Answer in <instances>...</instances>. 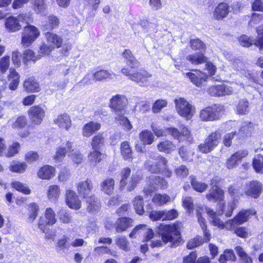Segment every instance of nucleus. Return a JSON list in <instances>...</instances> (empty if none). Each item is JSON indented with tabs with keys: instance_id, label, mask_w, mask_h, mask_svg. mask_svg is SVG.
I'll return each mask as SVG.
<instances>
[{
	"instance_id": "nucleus-25",
	"label": "nucleus",
	"mask_w": 263,
	"mask_h": 263,
	"mask_svg": "<svg viewBox=\"0 0 263 263\" xmlns=\"http://www.w3.org/2000/svg\"><path fill=\"white\" fill-rule=\"evenodd\" d=\"M56 174L55 168L49 164H45L39 168L37 172V177L42 180H50Z\"/></svg>"
},
{
	"instance_id": "nucleus-39",
	"label": "nucleus",
	"mask_w": 263,
	"mask_h": 263,
	"mask_svg": "<svg viewBox=\"0 0 263 263\" xmlns=\"http://www.w3.org/2000/svg\"><path fill=\"white\" fill-rule=\"evenodd\" d=\"M21 148V144L17 141H13L8 146L4 153L3 157L6 158H12L18 155Z\"/></svg>"
},
{
	"instance_id": "nucleus-24",
	"label": "nucleus",
	"mask_w": 263,
	"mask_h": 263,
	"mask_svg": "<svg viewBox=\"0 0 263 263\" xmlns=\"http://www.w3.org/2000/svg\"><path fill=\"white\" fill-rule=\"evenodd\" d=\"M76 186L79 195L83 199H86L90 195L93 189V183L90 179L87 178L85 180L78 182Z\"/></svg>"
},
{
	"instance_id": "nucleus-50",
	"label": "nucleus",
	"mask_w": 263,
	"mask_h": 263,
	"mask_svg": "<svg viewBox=\"0 0 263 263\" xmlns=\"http://www.w3.org/2000/svg\"><path fill=\"white\" fill-rule=\"evenodd\" d=\"M227 230L233 231V233L238 237L241 238H247L249 237V232L247 228L243 226H235L232 229H229L228 222H227Z\"/></svg>"
},
{
	"instance_id": "nucleus-27",
	"label": "nucleus",
	"mask_w": 263,
	"mask_h": 263,
	"mask_svg": "<svg viewBox=\"0 0 263 263\" xmlns=\"http://www.w3.org/2000/svg\"><path fill=\"white\" fill-rule=\"evenodd\" d=\"M40 211L39 204L35 202H32L26 206V221L33 223L37 217Z\"/></svg>"
},
{
	"instance_id": "nucleus-41",
	"label": "nucleus",
	"mask_w": 263,
	"mask_h": 263,
	"mask_svg": "<svg viewBox=\"0 0 263 263\" xmlns=\"http://www.w3.org/2000/svg\"><path fill=\"white\" fill-rule=\"evenodd\" d=\"M105 138L104 133H98L93 136L91 139L90 145L92 149H101L104 146Z\"/></svg>"
},
{
	"instance_id": "nucleus-51",
	"label": "nucleus",
	"mask_w": 263,
	"mask_h": 263,
	"mask_svg": "<svg viewBox=\"0 0 263 263\" xmlns=\"http://www.w3.org/2000/svg\"><path fill=\"white\" fill-rule=\"evenodd\" d=\"M139 138L144 145H151L154 141L153 133L147 129L143 130L140 133Z\"/></svg>"
},
{
	"instance_id": "nucleus-26",
	"label": "nucleus",
	"mask_w": 263,
	"mask_h": 263,
	"mask_svg": "<svg viewBox=\"0 0 263 263\" xmlns=\"http://www.w3.org/2000/svg\"><path fill=\"white\" fill-rule=\"evenodd\" d=\"M24 91L27 93L39 92L41 88L40 83L33 76L27 78L23 84Z\"/></svg>"
},
{
	"instance_id": "nucleus-35",
	"label": "nucleus",
	"mask_w": 263,
	"mask_h": 263,
	"mask_svg": "<svg viewBox=\"0 0 263 263\" xmlns=\"http://www.w3.org/2000/svg\"><path fill=\"white\" fill-rule=\"evenodd\" d=\"M44 36L47 41L51 44L50 46L54 47V49L62 47L63 40L61 36L50 31L45 33Z\"/></svg>"
},
{
	"instance_id": "nucleus-18",
	"label": "nucleus",
	"mask_w": 263,
	"mask_h": 263,
	"mask_svg": "<svg viewBox=\"0 0 263 263\" xmlns=\"http://www.w3.org/2000/svg\"><path fill=\"white\" fill-rule=\"evenodd\" d=\"M254 124L251 122L245 121L239 128L237 133L236 140L239 143H241L250 138L254 131Z\"/></svg>"
},
{
	"instance_id": "nucleus-55",
	"label": "nucleus",
	"mask_w": 263,
	"mask_h": 263,
	"mask_svg": "<svg viewBox=\"0 0 263 263\" xmlns=\"http://www.w3.org/2000/svg\"><path fill=\"white\" fill-rule=\"evenodd\" d=\"M236 257L234 251L232 249H226L223 253L220 255L218 261L220 263H225L227 261H234Z\"/></svg>"
},
{
	"instance_id": "nucleus-40",
	"label": "nucleus",
	"mask_w": 263,
	"mask_h": 263,
	"mask_svg": "<svg viewBox=\"0 0 263 263\" xmlns=\"http://www.w3.org/2000/svg\"><path fill=\"white\" fill-rule=\"evenodd\" d=\"M20 76L18 73L14 68L10 69V72L8 75V80L10 81L9 88L11 90H16L20 83Z\"/></svg>"
},
{
	"instance_id": "nucleus-44",
	"label": "nucleus",
	"mask_w": 263,
	"mask_h": 263,
	"mask_svg": "<svg viewBox=\"0 0 263 263\" xmlns=\"http://www.w3.org/2000/svg\"><path fill=\"white\" fill-rule=\"evenodd\" d=\"M178 154L183 161H190L195 155L194 149L191 147L182 145L178 148Z\"/></svg>"
},
{
	"instance_id": "nucleus-16",
	"label": "nucleus",
	"mask_w": 263,
	"mask_h": 263,
	"mask_svg": "<svg viewBox=\"0 0 263 263\" xmlns=\"http://www.w3.org/2000/svg\"><path fill=\"white\" fill-rule=\"evenodd\" d=\"M191 82L198 87H202L206 85L209 76L197 69H192L191 71L184 73Z\"/></svg>"
},
{
	"instance_id": "nucleus-59",
	"label": "nucleus",
	"mask_w": 263,
	"mask_h": 263,
	"mask_svg": "<svg viewBox=\"0 0 263 263\" xmlns=\"http://www.w3.org/2000/svg\"><path fill=\"white\" fill-rule=\"evenodd\" d=\"M68 241L69 238L65 235H63L62 238L59 239L55 245L57 250L58 251H64L65 249H68L71 246V243H69Z\"/></svg>"
},
{
	"instance_id": "nucleus-58",
	"label": "nucleus",
	"mask_w": 263,
	"mask_h": 263,
	"mask_svg": "<svg viewBox=\"0 0 263 263\" xmlns=\"http://www.w3.org/2000/svg\"><path fill=\"white\" fill-rule=\"evenodd\" d=\"M190 182L192 188L199 193L204 192L206 190L208 186L206 183L200 182L197 180L195 177L191 178Z\"/></svg>"
},
{
	"instance_id": "nucleus-23",
	"label": "nucleus",
	"mask_w": 263,
	"mask_h": 263,
	"mask_svg": "<svg viewBox=\"0 0 263 263\" xmlns=\"http://www.w3.org/2000/svg\"><path fill=\"white\" fill-rule=\"evenodd\" d=\"M65 200L66 205L71 209L78 210L81 208V201L79 196L72 190H66Z\"/></svg>"
},
{
	"instance_id": "nucleus-32",
	"label": "nucleus",
	"mask_w": 263,
	"mask_h": 263,
	"mask_svg": "<svg viewBox=\"0 0 263 263\" xmlns=\"http://www.w3.org/2000/svg\"><path fill=\"white\" fill-rule=\"evenodd\" d=\"M5 27L9 32H15L22 29L20 20L16 16H9L6 18Z\"/></svg>"
},
{
	"instance_id": "nucleus-28",
	"label": "nucleus",
	"mask_w": 263,
	"mask_h": 263,
	"mask_svg": "<svg viewBox=\"0 0 263 263\" xmlns=\"http://www.w3.org/2000/svg\"><path fill=\"white\" fill-rule=\"evenodd\" d=\"M230 12L229 5L226 2H221L215 7L213 11V17L217 21L222 20L228 15Z\"/></svg>"
},
{
	"instance_id": "nucleus-34",
	"label": "nucleus",
	"mask_w": 263,
	"mask_h": 263,
	"mask_svg": "<svg viewBox=\"0 0 263 263\" xmlns=\"http://www.w3.org/2000/svg\"><path fill=\"white\" fill-rule=\"evenodd\" d=\"M120 154L125 161H132L134 159L132 148L127 141H124L120 144Z\"/></svg>"
},
{
	"instance_id": "nucleus-38",
	"label": "nucleus",
	"mask_w": 263,
	"mask_h": 263,
	"mask_svg": "<svg viewBox=\"0 0 263 263\" xmlns=\"http://www.w3.org/2000/svg\"><path fill=\"white\" fill-rule=\"evenodd\" d=\"M40 59V57L36 55L35 52L31 49L24 50L22 53V61L24 65L27 67L29 62L35 63Z\"/></svg>"
},
{
	"instance_id": "nucleus-47",
	"label": "nucleus",
	"mask_w": 263,
	"mask_h": 263,
	"mask_svg": "<svg viewBox=\"0 0 263 263\" xmlns=\"http://www.w3.org/2000/svg\"><path fill=\"white\" fill-rule=\"evenodd\" d=\"M132 203L136 214L140 216L143 215L145 212L143 197L141 195L136 196L132 201Z\"/></svg>"
},
{
	"instance_id": "nucleus-20",
	"label": "nucleus",
	"mask_w": 263,
	"mask_h": 263,
	"mask_svg": "<svg viewBox=\"0 0 263 263\" xmlns=\"http://www.w3.org/2000/svg\"><path fill=\"white\" fill-rule=\"evenodd\" d=\"M155 162H153L149 160L145 162L144 166L146 170L152 174H158L161 170L167 165L168 161L163 156L159 155L155 159Z\"/></svg>"
},
{
	"instance_id": "nucleus-53",
	"label": "nucleus",
	"mask_w": 263,
	"mask_h": 263,
	"mask_svg": "<svg viewBox=\"0 0 263 263\" xmlns=\"http://www.w3.org/2000/svg\"><path fill=\"white\" fill-rule=\"evenodd\" d=\"M95 255L100 256L103 254H109L113 257H116L117 253L106 246H98L94 249Z\"/></svg>"
},
{
	"instance_id": "nucleus-61",
	"label": "nucleus",
	"mask_w": 263,
	"mask_h": 263,
	"mask_svg": "<svg viewBox=\"0 0 263 263\" xmlns=\"http://www.w3.org/2000/svg\"><path fill=\"white\" fill-rule=\"evenodd\" d=\"M115 121L119 122L120 124L124 127V129L130 131L133 128V126L128 118L123 114L118 115L115 118Z\"/></svg>"
},
{
	"instance_id": "nucleus-31",
	"label": "nucleus",
	"mask_w": 263,
	"mask_h": 263,
	"mask_svg": "<svg viewBox=\"0 0 263 263\" xmlns=\"http://www.w3.org/2000/svg\"><path fill=\"white\" fill-rule=\"evenodd\" d=\"M72 142L67 141L65 143V147L59 146L57 148L53 159L56 162H60L65 158L67 152H72Z\"/></svg>"
},
{
	"instance_id": "nucleus-62",
	"label": "nucleus",
	"mask_w": 263,
	"mask_h": 263,
	"mask_svg": "<svg viewBox=\"0 0 263 263\" xmlns=\"http://www.w3.org/2000/svg\"><path fill=\"white\" fill-rule=\"evenodd\" d=\"M53 50L54 47L52 46L42 43L39 48L37 56L40 59L41 57L49 55Z\"/></svg>"
},
{
	"instance_id": "nucleus-19",
	"label": "nucleus",
	"mask_w": 263,
	"mask_h": 263,
	"mask_svg": "<svg viewBox=\"0 0 263 263\" xmlns=\"http://www.w3.org/2000/svg\"><path fill=\"white\" fill-rule=\"evenodd\" d=\"M125 99L124 96L116 95L110 98L108 106L117 115L119 113L124 114L126 107Z\"/></svg>"
},
{
	"instance_id": "nucleus-11",
	"label": "nucleus",
	"mask_w": 263,
	"mask_h": 263,
	"mask_svg": "<svg viewBox=\"0 0 263 263\" xmlns=\"http://www.w3.org/2000/svg\"><path fill=\"white\" fill-rule=\"evenodd\" d=\"M175 107L178 114L186 120L192 118L195 108L183 98H179L174 100Z\"/></svg>"
},
{
	"instance_id": "nucleus-2",
	"label": "nucleus",
	"mask_w": 263,
	"mask_h": 263,
	"mask_svg": "<svg viewBox=\"0 0 263 263\" xmlns=\"http://www.w3.org/2000/svg\"><path fill=\"white\" fill-rule=\"evenodd\" d=\"M183 227V223L180 221H176L170 224H160L158 227V230L161 239L152 240L151 247H162L163 245L168 242L171 243V246L172 248L181 245L184 242L181 233Z\"/></svg>"
},
{
	"instance_id": "nucleus-7",
	"label": "nucleus",
	"mask_w": 263,
	"mask_h": 263,
	"mask_svg": "<svg viewBox=\"0 0 263 263\" xmlns=\"http://www.w3.org/2000/svg\"><path fill=\"white\" fill-rule=\"evenodd\" d=\"M228 193L233 199L228 202L224 214L227 217H230L237 208L238 199L243 196V193L241 192V186L236 183L231 184L228 186Z\"/></svg>"
},
{
	"instance_id": "nucleus-64",
	"label": "nucleus",
	"mask_w": 263,
	"mask_h": 263,
	"mask_svg": "<svg viewBox=\"0 0 263 263\" xmlns=\"http://www.w3.org/2000/svg\"><path fill=\"white\" fill-rule=\"evenodd\" d=\"M237 40L240 45L246 48L251 47L254 42L253 38L246 34L240 35L238 37Z\"/></svg>"
},
{
	"instance_id": "nucleus-36",
	"label": "nucleus",
	"mask_w": 263,
	"mask_h": 263,
	"mask_svg": "<svg viewBox=\"0 0 263 263\" xmlns=\"http://www.w3.org/2000/svg\"><path fill=\"white\" fill-rule=\"evenodd\" d=\"M157 148L160 152L165 154H171L175 151L176 145L173 141L164 139L160 141L157 145Z\"/></svg>"
},
{
	"instance_id": "nucleus-57",
	"label": "nucleus",
	"mask_w": 263,
	"mask_h": 263,
	"mask_svg": "<svg viewBox=\"0 0 263 263\" xmlns=\"http://www.w3.org/2000/svg\"><path fill=\"white\" fill-rule=\"evenodd\" d=\"M58 215L60 222L63 223L68 224L72 222L71 212L67 210H60L58 212Z\"/></svg>"
},
{
	"instance_id": "nucleus-37",
	"label": "nucleus",
	"mask_w": 263,
	"mask_h": 263,
	"mask_svg": "<svg viewBox=\"0 0 263 263\" xmlns=\"http://www.w3.org/2000/svg\"><path fill=\"white\" fill-rule=\"evenodd\" d=\"M28 168L27 164L25 161L13 160L9 166V171L13 173L23 174L24 173Z\"/></svg>"
},
{
	"instance_id": "nucleus-29",
	"label": "nucleus",
	"mask_w": 263,
	"mask_h": 263,
	"mask_svg": "<svg viewBox=\"0 0 263 263\" xmlns=\"http://www.w3.org/2000/svg\"><path fill=\"white\" fill-rule=\"evenodd\" d=\"M101 128V123L90 121L85 124L82 128V134L84 137L89 138Z\"/></svg>"
},
{
	"instance_id": "nucleus-60",
	"label": "nucleus",
	"mask_w": 263,
	"mask_h": 263,
	"mask_svg": "<svg viewBox=\"0 0 263 263\" xmlns=\"http://www.w3.org/2000/svg\"><path fill=\"white\" fill-rule=\"evenodd\" d=\"M237 255L243 263H253V259L243 250L242 247L238 246L235 248Z\"/></svg>"
},
{
	"instance_id": "nucleus-54",
	"label": "nucleus",
	"mask_w": 263,
	"mask_h": 263,
	"mask_svg": "<svg viewBox=\"0 0 263 263\" xmlns=\"http://www.w3.org/2000/svg\"><path fill=\"white\" fill-rule=\"evenodd\" d=\"M252 166L256 173L263 174V155L258 154L252 160Z\"/></svg>"
},
{
	"instance_id": "nucleus-1",
	"label": "nucleus",
	"mask_w": 263,
	"mask_h": 263,
	"mask_svg": "<svg viewBox=\"0 0 263 263\" xmlns=\"http://www.w3.org/2000/svg\"><path fill=\"white\" fill-rule=\"evenodd\" d=\"M121 55L128 66V67H124L121 69V73L141 86L148 85L152 74L143 68L136 70V68L139 66L140 63L132 51L129 49H124L122 52Z\"/></svg>"
},
{
	"instance_id": "nucleus-9",
	"label": "nucleus",
	"mask_w": 263,
	"mask_h": 263,
	"mask_svg": "<svg viewBox=\"0 0 263 263\" xmlns=\"http://www.w3.org/2000/svg\"><path fill=\"white\" fill-rule=\"evenodd\" d=\"M21 35V44L28 48L40 36V31L36 26L28 24L23 27Z\"/></svg>"
},
{
	"instance_id": "nucleus-13",
	"label": "nucleus",
	"mask_w": 263,
	"mask_h": 263,
	"mask_svg": "<svg viewBox=\"0 0 263 263\" xmlns=\"http://www.w3.org/2000/svg\"><path fill=\"white\" fill-rule=\"evenodd\" d=\"M155 233L152 228H147L145 224H139L135 226L129 234L131 238L143 237V242H147L154 238Z\"/></svg>"
},
{
	"instance_id": "nucleus-5",
	"label": "nucleus",
	"mask_w": 263,
	"mask_h": 263,
	"mask_svg": "<svg viewBox=\"0 0 263 263\" xmlns=\"http://www.w3.org/2000/svg\"><path fill=\"white\" fill-rule=\"evenodd\" d=\"M57 221L55 213L51 208H46L44 212V217L41 216L39 218L37 226L39 229L46 234V239H53L55 237V232H49L50 229L47 226L54 224Z\"/></svg>"
},
{
	"instance_id": "nucleus-12",
	"label": "nucleus",
	"mask_w": 263,
	"mask_h": 263,
	"mask_svg": "<svg viewBox=\"0 0 263 263\" xmlns=\"http://www.w3.org/2000/svg\"><path fill=\"white\" fill-rule=\"evenodd\" d=\"M40 104L31 106L27 110V115L30 120L32 127L41 125L45 118L46 110Z\"/></svg>"
},
{
	"instance_id": "nucleus-4",
	"label": "nucleus",
	"mask_w": 263,
	"mask_h": 263,
	"mask_svg": "<svg viewBox=\"0 0 263 263\" xmlns=\"http://www.w3.org/2000/svg\"><path fill=\"white\" fill-rule=\"evenodd\" d=\"M132 170L129 167L123 168L120 172V179L119 181V190L123 191L126 190L128 192H131L135 190L138 184L143 179L142 175H133L128 180L131 175Z\"/></svg>"
},
{
	"instance_id": "nucleus-10",
	"label": "nucleus",
	"mask_w": 263,
	"mask_h": 263,
	"mask_svg": "<svg viewBox=\"0 0 263 263\" xmlns=\"http://www.w3.org/2000/svg\"><path fill=\"white\" fill-rule=\"evenodd\" d=\"M257 215V211L254 209H242L235 216L227 221L229 229H232L235 226H240L248 222L251 216Z\"/></svg>"
},
{
	"instance_id": "nucleus-43",
	"label": "nucleus",
	"mask_w": 263,
	"mask_h": 263,
	"mask_svg": "<svg viewBox=\"0 0 263 263\" xmlns=\"http://www.w3.org/2000/svg\"><path fill=\"white\" fill-rule=\"evenodd\" d=\"M106 157L105 154L102 153L100 149H92L88 155L89 162L94 165L99 164Z\"/></svg>"
},
{
	"instance_id": "nucleus-33",
	"label": "nucleus",
	"mask_w": 263,
	"mask_h": 263,
	"mask_svg": "<svg viewBox=\"0 0 263 263\" xmlns=\"http://www.w3.org/2000/svg\"><path fill=\"white\" fill-rule=\"evenodd\" d=\"M53 122L59 128H64L66 130H69L71 126V120L70 116L66 113L60 114Z\"/></svg>"
},
{
	"instance_id": "nucleus-14",
	"label": "nucleus",
	"mask_w": 263,
	"mask_h": 263,
	"mask_svg": "<svg viewBox=\"0 0 263 263\" xmlns=\"http://www.w3.org/2000/svg\"><path fill=\"white\" fill-rule=\"evenodd\" d=\"M12 127L14 129L20 130L17 135L19 138L25 139L28 137L30 134V129L32 125H28L27 117L25 115H21L16 118L12 124Z\"/></svg>"
},
{
	"instance_id": "nucleus-17",
	"label": "nucleus",
	"mask_w": 263,
	"mask_h": 263,
	"mask_svg": "<svg viewBox=\"0 0 263 263\" xmlns=\"http://www.w3.org/2000/svg\"><path fill=\"white\" fill-rule=\"evenodd\" d=\"M262 184L258 180H253L246 184L244 193L248 197L258 199L262 192Z\"/></svg>"
},
{
	"instance_id": "nucleus-8",
	"label": "nucleus",
	"mask_w": 263,
	"mask_h": 263,
	"mask_svg": "<svg viewBox=\"0 0 263 263\" xmlns=\"http://www.w3.org/2000/svg\"><path fill=\"white\" fill-rule=\"evenodd\" d=\"M179 128V129L176 127H170L166 128V130L174 139L178 140L179 142L186 141L190 143H193L194 138L188 126L184 124H181Z\"/></svg>"
},
{
	"instance_id": "nucleus-52",
	"label": "nucleus",
	"mask_w": 263,
	"mask_h": 263,
	"mask_svg": "<svg viewBox=\"0 0 263 263\" xmlns=\"http://www.w3.org/2000/svg\"><path fill=\"white\" fill-rule=\"evenodd\" d=\"M170 197L166 194L156 193L152 198V202L157 206H162L170 201Z\"/></svg>"
},
{
	"instance_id": "nucleus-56",
	"label": "nucleus",
	"mask_w": 263,
	"mask_h": 263,
	"mask_svg": "<svg viewBox=\"0 0 263 263\" xmlns=\"http://www.w3.org/2000/svg\"><path fill=\"white\" fill-rule=\"evenodd\" d=\"M60 24V21L58 16L51 14L47 17V21L46 24L45 25V27L46 29L50 30H54L57 28Z\"/></svg>"
},
{
	"instance_id": "nucleus-3",
	"label": "nucleus",
	"mask_w": 263,
	"mask_h": 263,
	"mask_svg": "<svg viewBox=\"0 0 263 263\" xmlns=\"http://www.w3.org/2000/svg\"><path fill=\"white\" fill-rule=\"evenodd\" d=\"M210 189L209 193L205 195V197L209 201L218 203L217 212L220 215L224 213L226 206L224 190L219 186V181L212 179L211 181Z\"/></svg>"
},
{
	"instance_id": "nucleus-48",
	"label": "nucleus",
	"mask_w": 263,
	"mask_h": 263,
	"mask_svg": "<svg viewBox=\"0 0 263 263\" xmlns=\"http://www.w3.org/2000/svg\"><path fill=\"white\" fill-rule=\"evenodd\" d=\"M187 60L193 65H200L206 63L208 58L203 53L197 52L189 55Z\"/></svg>"
},
{
	"instance_id": "nucleus-6",
	"label": "nucleus",
	"mask_w": 263,
	"mask_h": 263,
	"mask_svg": "<svg viewBox=\"0 0 263 263\" xmlns=\"http://www.w3.org/2000/svg\"><path fill=\"white\" fill-rule=\"evenodd\" d=\"M222 135L219 130L211 132L205 138L203 143L198 146L199 151L203 154H208L213 151L219 144Z\"/></svg>"
},
{
	"instance_id": "nucleus-42",
	"label": "nucleus",
	"mask_w": 263,
	"mask_h": 263,
	"mask_svg": "<svg viewBox=\"0 0 263 263\" xmlns=\"http://www.w3.org/2000/svg\"><path fill=\"white\" fill-rule=\"evenodd\" d=\"M115 181L112 178L107 177L100 183L101 190L108 195H111L115 189Z\"/></svg>"
},
{
	"instance_id": "nucleus-22",
	"label": "nucleus",
	"mask_w": 263,
	"mask_h": 263,
	"mask_svg": "<svg viewBox=\"0 0 263 263\" xmlns=\"http://www.w3.org/2000/svg\"><path fill=\"white\" fill-rule=\"evenodd\" d=\"M208 92L211 96L219 97L232 95L233 89L232 87L221 84L211 86Z\"/></svg>"
},
{
	"instance_id": "nucleus-45",
	"label": "nucleus",
	"mask_w": 263,
	"mask_h": 263,
	"mask_svg": "<svg viewBox=\"0 0 263 263\" xmlns=\"http://www.w3.org/2000/svg\"><path fill=\"white\" fill-rule=\"evenodd\" d=\"M10 186L14 190L25 195H29L31 193V190L25 183L18 180H14L11 182Z\"/></svg>"
},
{
	"instance_id": "nucleus-21",
	"label": "nucleus",
	"mask_w": 263,
	"mask_h": 263,
	"mask_svg": "<svg viewBox=\"0 0 263 263\" xmlns=\"http://www.w3.org/2000/svg\"><path fill=\"white\" fill-rule=\"evenodd\" d=\"M248 155L247 150H239L232 154L226 162L225 166L228 170L236 167L241 162L243 158Z\"/></svg>"
},
{
	"instance_id": "nucleus-15",
	"label": "nucleus",
	"mask_w": 263,
	"mask_h": 263,
	"mask_svg": "<svg viewBox=\"0 0 263 263\" xmlns=\"http://www.w3.org/2000/svg\"><path fill=\"white\" fill-rule=\"evenodd\" d=\"M220 109L216 104L208 106L200 110L199 118L202 122H211L218 120L220 118Z\"/></svg>"
},
{
	"instance_id": "nucleus-46",
	"label": "nucleus",
	"mask_w": 263,
	"mask_h": 263,
	"mask_svg": "<svg viewBox=\"0 0 263 263\" xmlns=\"http://www.w3.org/2000/svg\"><path fill=\"white\" fill-rule=\"evenodd\" d=\"M86 199L87 203V210L89 212H96L100 210V201L95 195H89Z\"/></svg>"
},
{
	"instance_id": "nucleus-63",
	"label": "nucleus",
	"mask_w": 263,
	"mask_h": 263,
	"mask_svg": "<svg viewBox=\"0 0 263 263\" xmlns=\"http://www.w3.org/2000/svg\"><path fill=\"white\" fill-rule=\"evenodd\" d=\"M190 46L191 49L194 51L205 50L206 46L205 44L199 39H191L190 41Z\"/></svg>"
},
{
	"instance_id": "nucleus-30",
	"label": "nucleus",
	"mask_w": 263,
	"mask_h": 263,
	"mask_svg": "<svg viewBox=\"0 0 263 263\" xmlns=\"http://www.w3.org/2000/svg\"><path fill=\"white\" fill-rule=\"evenodd\" d=\"M134 220L130 217L122 216L118 218L115 223V229L117 232L122 233L133 226Z\"/></svg>"
},
{
	"instance_id": "nucleus-49",
	"label": "nucleus",
	"mask_w": 263,
	"mask_h": 263,
	"mask_svg": "<svg viewBox=\"0 0 263 263\" xmlns=\"http://www.w3.org/2000/svg\"><path fill=\"white\" fill-rule=\"evenodd\" d=\"M46 194L48 199L57 201L61 194L60 188L56 184L50 185L48 186Z\"/></svg>"
}]
</instances>
